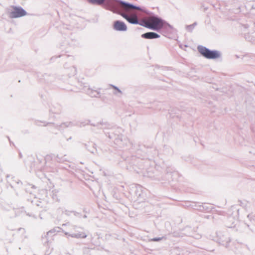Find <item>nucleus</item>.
I'll list each match as a JSON object with an SVG mask.
<instances>
[{"mask_svg":"<svg viewBox=\"0 0 255 255\" xmlns=\"http://www.w3.org/2000/svg\"><path fill=\"white\" fill-rule=\"evenodd\" d=\"M118 13L132 24L138 23V19L136 13L134 10L140 9L139 7L132 4L120 1L118 5Z\"/></svg>","mask_w":255,"mask_h":255,"instance_id":"1","label":"nucleus"},{"mask_svg":"<svg viewBox=\"0 0 255 255\" xmlns=\"http://www.w3.org/2000/svg\"><path fill=\"white\" fill-rule=\"evenodd\" d=\"M140 25L154 30H159L164 25V21L156 16H149L142 19Z\"/></svg>","mask_w":255,"mask_h":255,"instance_id":"2","label":"nucleus"},{"mask_svg":"<svg viewBox=\"0 0 255 255\" xmlns=\"http://www.w3.org/2000/svg\"><path fill=\"white\" fill-rule=\"evenodd\" d=\"M198 50L201 54L208 59H216L220 57V54L218 51L210 50L203 46H199Z\"/></svg>","mask_w":255,"mask_h":255,"instance_id":"3","label":"nucleus"},{"mask_svg":"<svg viewBox=\"0 0 255 255\" xmlns=\"http://www.w3.org/2000/svg\"><path fill=\"white\" fill-rule=\"evenodd\" d=\"M26 14V11L20 7L13 6L10 12L9 17L11 18H17L24 16Z\"/></svg>","mask_w":255,"mask_h":255,"instance_id":"4","label":"nucleus"},{"mask_svg":"<svg viewBox=\"0 0 255 255\" xmlns=\"http://www.w3.org/2000/svg\"><path fill=\"white\" fill-rule=\"evenodd\" d=\"M114 28L118 31H126L127 27L124 22L116 21L114 24Z\"/></svg>","mask_w":255,"mask_h":255,"instance_id":"5","label":"nucleus"},{"mask_svg":"<svg viewBox=\"0 0 255 255\" xmlns=\"http://www.w3.org/2000/svg\"><path fill=\"white\" fill-rule=\"evenodd\" d=\"M141 37L145 39H151L159 38L160 36L155 32H149L142 34Z\"/></svg>","mask_w":255,"mask_h":255,"instance_id":"6","label":"nucleus"},{"mask_svg":"<svg viewBox=\"0 0 255 255\" xmlns=\"http://www.w3.org/2000/svg\"><path fill=\"white\" fill-rule=\"evenodd\" d=\"M89 2L93 4L101 5L104 3L105 0H87Z\"/></svg>","mask_w":255,"mask_h":255,"instance_id":"7","label":"nucleus"},{"mask_svg":"<svg viewBox=\"0 0 255 255\" xmlns=\"http://www.w3.org/2000/svg\"><path fill=\"white\" fill-rule=\"evenodd\" d=\"M114 88L115 89H116V90H118V92H121V91H120L119 89H118L117 87H114Z\"/></svg>","mask_w":255,"mask_h":255,"instance_id":"8","label":"nucleus"},{"mask_svg":"<svg viewBox=\"0 0 255 255\" xmlns=\"http://www.w3.org/2000/svg\"><path fill=\"white\" fill-rule=\"evenodd\" d=\"M153 240L154 241H159V239H154Z\"/></svg>","mask_w":255,"mask_h":255,"instance_id":"9","label":"nucleus"}]
</instances>
